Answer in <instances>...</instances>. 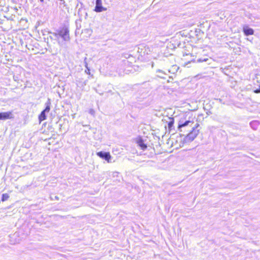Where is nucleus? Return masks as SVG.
Returning a JSON list of instances; mask_svg holds the SVG:
<instances>
[{"label":"nucleus","mask_w":260,"mask_h":260,"mask_svg":"<svg viewBox=\"0 0 260 260\" xmlns=\"http://www.w3.org/2000/svg\"><path fill=\"white\" fill-rule=\"evenodd\" d=\"M9 198V196L7 193H4L2 196V201L3 202L7 201Z\"/></svg>","instance_id":"9b49d317"},{"label":"nucleus","mask_w":260,"mask_h":260,"mask_svg":"<svg viewBox=\"0 0 260 260\" xmlns=\"http://www.w3.org/2000/svg\"><path fill=\"white\" fill-rule=\"evenodd\" d=\"M107 9L102 6V0H96V6L94 11L96 12H101L106 11Z\"/></svg>","instance_id":"0eeeda50"},{"label":"nucleus","mask_w":260,"mask_h":260,"mask_svg":"<svg viewBox=\"0 0 260 260\" xmlns=\"http://www.w3.org/2000/svg\"><path fill=\"white\" fill-rule=\"evenodd\" d=\"M97 155L101 158L105 159L108 162L110 161L111 156L109 152H104L100 151L97 152Z\"/></svg>","instance_id":"423d86ee"},{"label":"nucleus","mask_w":260,"mask_h":260,"mask_svg":"<svg viewBox=\"0 0 260 260\" xmlns=\"http://www.w3.org/2000/svg\"><path fill=\"white\" fill-rule=\"evenodd\" d=\"M181 60L183 62V66H185L188 63L195 62V57L192 54H185L183 55Z\"/></svg>","instance_id":"7ed1b4c3"},{"label":"nucleus","mask_w":260,"mask_h":260,"mask_svg":"<svg viewBox=\"0 0 260 260\" xmlns=\"http://www.w3.org/2000/svg\"><path fill=\"white\" fill-rule=\"evenodd\" d=\"M41 2H43V0H40Z\"/></svg>","instance_id":"4468645a"},{"label":"nucleus","mask_w":260,"mask_h":260,"mask_svg":"<svg viewBox=\"0 0 260 260\" xmlns=\"http://www.w3.org/2000/svg\"><path fill=\"white\" fill-rule=\"evenodd\" d=\"M243 32L246 36L253 35L254 34V30L250 28L248 26H244L243 27Z\"/></svg>","instance_id":"6e6552de"},{"label":"nucleus","mask_w":260,"mask_h":260,"mask_svg":"<svg viewBox=\"0 0 260 260\" xmlns=\"http://www.w3.org/2000/svg\"><path fill=\"white\" fill-rule=\"evenodd\" d=\"M253 92L255 93H260V85H259V88L258 89H256L254 90Z\"/></svg>","instance_id":"ddd939ff"},{"label":"nucleus","mask_w":260,"mask_h":260,"mask_svg":"<svg viewBox=\"0 0 260 260\" xmlns=\"http://www.w3.org/2000/svg\"><path fill=\"white\" fill-rule=\"evenodd\" d=\"M55 37H60L64 40H69L70 38L69 29L67 27H62L55 33Z\"/></svg>","instance_id":"f03ea898"},{"label":"nucleus","mask_w":260,"mask_h":260,"mask_svg":"<svg viewBox=\"0 0 260 260\" xmlns=\"http://www.w3.org/2000/svg\"><path fill=\"white\" fill-rule=\"evenodd\" d=\"M199 123L196 121L195 122L193 119L190 117L188 120L184 122L180 121L178 125L177 128L180 132H185L188 131L189 129H191L189 133L186 136L185 140L187 142L192 141L199 135Z\"/></svg>","instance_id":"f257e3e1"},{"label":"nucleus","mask_w":260,"mask_h":260,"mask_svg":"<svg viewBox=\"0 0 260 260\" xmlns=\"http://www.w3.org/2000/svg\"><path fill=\"white\" fill-rule=\"evenodd\" d=\"M169 120L168 125L169 129L171 130L174 123V119L173 117H169Z\"/></svg>","instance_id":"9d476101"},{"label":"nucleus","mask_w":260,"mask_h":260,"mask_svg":"<svg viewBox=\"0 0 260 260\" xmlns=\"http://www.w3.org/2000/svg\"><path fill=\"white\" fill-rule=\"evenodd\" d=\"M50 103H48L45 109L43 110L44 111H45V112H49L50 111Z\"/></svg>","instance_id":"f8f14e48"},{"label":"nucleus","mask_w":260,"mask_h":260,"mask_svg":"<svg viewBox=\"0 0 260 260\" xmlns=\"http://www.w3.org/2000/svg\"><path fill=\"white\" fill-rule=\"evenodd\" d=\"M46 119V116L45 115V112L43 111L39 115V120L40 122L45 120Z\"/></svg>","instance_id":"1a4fd4ad"},{"label":"nucleus","mask_w":260,"mask_h":260,"mask_svg":"<svg viewBox=\"0 0 260 260\" xmlns=\"http://www.w3.org/2000/svg\"><path fill=\"white\" fill-rule=\"evenodd\" d=\"M135 141L137 144L140 147L142 150H145L147 149V146L144 143V141L143 140L141 136H138L136 138Z\"/></svg>","instance_id":"39448f33"},{"label":"nucleus","mask_w":260,"mask_h":260,"mask_svg":"<svg viewBox=\"0 0 260 260\" xmlns=\"http://www.w3.org/2000/svg\"><path fill=\"white\" fill-rule=\"evenodd\" d=\"M14 118L12 111H8L0 113V120H5L7 119H11Z\"/></svg>","instance_id":"20e7f679"}]
</instances>
